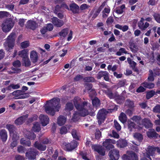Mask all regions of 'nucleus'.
<instances>
[{"label":"nucleus","instance_id":"obj_1","mask_svg":"<svg viewBox=\"0 0 160 160\" xmlns=\"http://www.w3.org/2000/svg\"><path fill=\"white\" fill-rule=\"evenodd\" d=\"M81 98L78 97H75L73 99V102L76 109L79 112L75 111L72 118V120L75 122H77L80 119V117H84L88 115L91 116H94L95 115V110L89 112L88 109V106L91 105L87 101L80 102Z\"/></svg>","mask_w":160,"mask_h":160},{"label":"nucleus","instance_id":"obj_2","mask_svg":"<svg viewBox=\"0 0 160 160\" xmlns=\"http://www.w3.org/2000/svg\"><path fill=\"white\" fill-rule=\"evenodd\" d=\"M60 99L58 98H54L47 102V105L45 107V111L48 114L53 116L56 112H58L61 108Z\"/></svg>","mask_w":160,"mask_h":160},{"label":"nucleus","instance_id":"obj_3","mask_svg":"<svg viewBox=\"0 0 160 160\" xmlns=\"http://www.w3.org/2000/svg\"><path fill=\"white\" fill-rule=\"evenodd\" d=\"M108 112V111L104 108H102L99 110L97 115V118L99 125H100L104 122Z\"/></svg>","mask_w":160,"mask_h":160},{"label":"nucleus","instance_id":"obj_4","mask_svg":"<svg viewBox=\"0 0 160 160\" xmlns=\"http://www.w3.org/2000/svg\"><path fill=\"white\" fill-rule=\"evenodd\" d=\"M16 38V34L15 32H12L8 37L7 42L9 50L13 48Z\"/></svg>","mask_w":160,"mask_h":160},{"label":"nucleus","instance_id":"obj_5","mask_svg":"<svg viewBox=\"0 0 160 160\" xmlns=\"http://www.w3.org/2000/svg\"><path fill=\"white\" fill-rule=\"evenodd\" d=\"M38 152L36 149L30 148L26 152L25 155L28 159L34 160L36 158V156L38 154Z\"/></svg>","mask_w":160,"mask_h":160},{"label":"nucleus","instance_id":"obj_6","mask_svg":"<svg viewBox=\"0 0 160 160\" xmlns=\"http://www.w3.org/2000/svg\"><path fill=\"white\" fill-rule=\"evenodd\" d=\"M64 145V149L67 151H72L77 147L78 143L77 141L73 140L70 143H63Z\"/></svg>","mask_w":160,"mask_h":160},{"label":"nucleus","instance_id":"obj_7","mask_svg":"<svg viewBox=\"0 0 160 160\" xmlns=\"http://www.w3.org/2000/svg\"><path fill=\"white\" fill-rule=\"evenodd\" d=\"M6 128L8 130L10 135L13 138H15L17 136V128L13 125L7 124L6 125Z\"/></svg>","mask_w":160,"mask_h":160},{"label":"nucleus","instance_id":"obj_8","mask_svg":"<svg viewBox=\"0 0 160 160\" xmlns=\"http://www.w3.org/2000/svg\"><path fill=\"white\" fill-rule=\"evenodd\" d=\"M13 25L14 23L12 21H7L2 24V30L4 32H8L11 30Z\"/></svg>","mask_w":160,"mask_h":160},{"label":"nucleus","instance_id":"obj_9","mask_svg":"<svg viewBox=\"0 0 160 160\" xmlns=\"http://www.w3.org/2000/svg\"><path fill=\"white\" fill-rule=\"evenodd\" d=\"M108 155L111 160H118L120 156L119 151L117 149L112 150L109 151Z\"/></svg>","mask_w":160,"mask_h":160},{"label":"nucleus","instance_id":"obj_10","mask_svg":"<svg viewBox=\"0 0 160 160\" xmlns=\"http://www.w3.org/2000/svg\"><path fill=\"white\" fill-rule=\"evenodd\" d=\"M109 74L107 71H99L97 75L96 78L98 79H100L103 77L104 79L106 81L109 80Z\"/></svg>","mask_w":160,"mask_h":160},{"label":"nucleus","instance_id":"obj_11","mask_svg":"<svg viewBox=\"0 0 160 160\" xmlns=\"http://www.w3.org/2000/svg\"><path fill=\"white\" fill-rule=\"evenodd\" d=\"M92 148L94 150V151L97 152L99 155L101 156H104L105 155V151L102 146L93 145L92 146Z\"/></svg>","mask_w":160,"mask_h":160},{"label":"nucleus","instance_id":"obj_12","mask_svg":"<svg viewBox=\"0 0 160 160\" xmlns=\"http://www.w3.org/2000/svg\"><path fill=\"white\" fill-rule=\"evenodd\" d=\"M144 21L145 19L142 18L138 23V26L142 31L145 30L149 26V24L147 22L144 23Z\"/></svg>","mask_w":160,"mask_h":160},{"label":"nucleus","instance_id":"obj_13","mask_svg":"<svg viewBox=\"0 0 160 160\" xmlns=\"http://www.w3.org/2000/svg\"><path fill=\"white\" fill-rule=\"evenodd\" d=\"M114 99L118 104H121L123 103L125 100V97L123 96V92L121 94H119L117 92L115 93V96Z\"/></svg>","mask_w":160,"mask_h":160},{"label":"nucleus","instance_id":"obj_14","mask_svg":"<svg viewBox=\"0 0 160 160\" xmlns=\"http://www.w3.org/2000/svg\"><path fill=\"white\" fill-rule=\"evenodd\" d=\"M40 121L43 126H46L49 122V118L47 115L41 114L39 116Z\"/></svg>","mask_w":160,"mask_h":160},{"label":"nucleus","instance_id":"obj_15","mask_svg":"<svg viewBox=\"0 0 160 160\" xmlns=\"http://www.w3.org/2000/svg\"><path fill=\"white\" fill-rule=\"evenodd\" d=\"M28 114H27L19 117L15 120V124L17 125H22L28 118Z\"/></svg>","mask_w":160,"mask_h":160},{"label":"nucleus","instance_id":"obj_16","mask_svg":"<svg viewBox=\"0 0 160 160\" xmlns=\"http://www.w3.org/2000/svg\"><path fill=\"white\" fill-rule=\"evenodd\" d=\"M139 125H142L146 128L148 129L152 128L153 125L150 120L145 118L142 120L141 123Z\"/></svg>","mask_w":160,"mask_h":160},{"label":"nucleus","instance_id":"obj_17","mask_svg":"<svg viewBox=\"0 0 160 160\" xmlns=\"http://www.w3.org/2000/svg\"><path fill=\"white\" fill-rule=\"evenodd\" d=\"M147 135L150 138H156L159 136L158 134L153 129H149V131L147 132Z\"/></svg>","mask_w":160,"mask_h":160},{"label":"nucleus","instance_id":"obj_18","mask_svg":"<svg viewBox=\"0 0 160 160\" xmlns=\"http://www.w3.org/2000/svg\"><path fill=\"white\" fill-rule=\"evenodd\" d=\"M52 22L55 26L57 27H60L64 24L62 20L59 19L56 17L52 18Z\"/></svg>","mask_w":160,"mask_h":160},{"label":"nucleus","instance_id":"obj_19","mask_svg":"<svg viewBox=\"0 0 160 160\" xmlns=\"http://www.w3.org/2000/svg\"><path fill=\"white\" fill-rule=\"evenodd\" d=\"M37 23L35 21L32 20H29L27 22V25L26 26V27L27 28L34 30L37 27Z\"/></svg>","mask_w":160,"mask_h":160},{"label":"nucleus","instance_id":"obj_20","mask_svg":"<svg viewBox=\"0 0 160 160\" xmlns=\"http://www.w3.org/2000/svg\"><path fill=\"white\" fill-rule=\"evenodd\" d=\"M70 10L73 13L79 12V8L78 6L75 3H71L69 5Z\"/></svg>","mask_w":160,"mask_h":160},{"label":"nucleus","instance_id":"obj_21","mask_svg":"<svg viewBox=\"0 0 160 160\" xmlns=\"http://www.w3.org/2000/svg\"><path fill=\"white\" fill-rule=\"evenodd\" d=\"M0 137L3 142H5L8 138L7 132L6 130L2 129L0 130Z\"/></svg>","mask_w":160,"mask_h":160},{"label":"nucleus","instance_id":"obj_22","mask_svg":"<svg viewBox=\"0 0 160 160\" xmlns=\"http://www.w3.org/2000/svg\"><path fill=\"white\" fill-rule=\"evenodd\" d=\"M30 58L32 62L33 63L37 62L38 59L37 52L35 51H32L30 52Z\"/></svg>","mask_w":160,"mask_h":160},{"label":"nucleus","instance_id":"obj_23","mask_svg":"<svg viewBox=\"0 0 160 160\" xmlns=\"http://www.w3.org/2000/svg\"><path fill=\"white\" fill-rule=\"evenodd\" d=\"M34 146L35 148L41 151H44L46 150L47 147L46 145L39 143L38 141L35 142Z\"/></svg>","mask_w":160,"mask_h":160},{"label":"nucleus","instance_id":"obj_24","mask_svg":"<svg viewBox=\"0 0 160 160\" xmlns=\"http://www.w3.org/2000/svg\"><path fill=\"white\" fill-rule=\"evenodd\" d=\"M102 145L103 147L107 150H110L114 148V146L112 144L110 143V142L108 139H105V141L103 142Z\"/></svg>","mask_w":160,"mask_h":160},{"label":"nucleus","instance_id":"obj_25","mask_svg":"<svg viewBox=\"0 0 160 160\" xmlns=\"http://www.w3.org/2000/svg\"><path fill=\"white\" fill-rule=\"evenodd\" d=\"M92 103L93 106L96 108V109L99 108L101 104L100 100L97 97L92 98Z\"/></svg>","mask_w":160,"mask_h":160},{"label":"nucleus","instance_id":"obj_26","mask_svg":"<svg viewBox=\"0 0 160 160\" xmlns=\"http://www.w3.org/2000/svg\"><path fill=\"white\" fill-rule=\"evenodd\" d=\"M128 144L127 142L125 140L120 139L117 142V145L118 147L123 148L126 147Z\"/></svg>","mask_w":160,"mask_h":160},{"label":"nucleus","instance_id":"obj_27","mask_svg":"<svg viewBox=\"0 0 160 160\" xmlns=\"http://www.w3.org/2000/svg\"><path fill=\"white\" fill-rule=\"evenodd\" d=\"M28 49H24L18 52V55L22 58V60L28 57Z\"/></svg>","mask_w":160,"mask_h":160},{"label":"nucleus","instance_id":"obj_28","mask_svg":"<svg viewBox=\"0 0 160 160\" xmlns=\"http://www.w3.org/2000/svg\"><path fill=\"white\" fill-rule=\"evenodd\" d=\"M66 121V118L63 115L60 116L58 118L57 120V123L60 126L64 125Z\"/></svg>","mask_w":160,"mask_h":160},{"label":"nucleus","instance_id":"obj_29","mask_svg":"<svg viewBox=\"0 0 160 160\" xmlns=\"http://www.w3.org/2000/svg\"><path fill=\"white\" fill-rule=\"evenodd\" d=\"M141 85H142L144 88L148 89H152L155 87V84L153 83L147 82H143L141 83Z\"/></svg>","mask_w":160,"mask_h":160},{"label":"nucleus","instance_id":"obj_30","mask_svg":"<svg viewBox=\"0 0 160 160\" xmlns=\"http://www.w3.org/2000/svg\"><path fill=\"white\" fill-rule=\"evenodd\" d=\"M105 93L110 99H114L115 96V93L113 94L112 90L110 88L108 89L105 91Z\"/></svg>","mask_w":160,"mask_h":160},{"label":"nucleus","instance_id":"obj_31","mask_svg":"<svg viewBox=\"0 0 160 160\" xmlns=\"http://www.w3.org/2000/svg\"><path fill=\"white\" fill-rule=\"evenodd\" d=\"M20 143L21 144L25 146L29 147L31 144L30 140L22 138L20 140Z\"/></svg>","mask_w":160,"mask_h":160},{"label":"nucleus","instance_id":"obj_32","mask_svg":"<svg viewBox=\"0 0 160 160\" xmlns=\"http://www.w3.org/2000/svg\"><path fill=\"white\" fill-rule=\"evenodd\" d=\"M69 29L68 28H65L62 30L61 31L59 32V35L61 37H65L69 32Z\"/></svg>","mask_w":160,"mask_h":160},{"label":"nucleus","instance_id":"obj_33","mask_svg":"<svg viewBox=\"0 0 160 160\" xmlns=\"http://www.w3.org/2000/svg\"><path fill=\"white\" fill-rule=\"evenodd\" d=\"M105 5V4L103 3L98 8V9L95 11V13L93 15L92 18H96L98 15H99L100 12L101 11L102 9L103 8L104 6Z\"/></svg>","mask_w":160,"mask_h":160},{"label":"nucleus","instance_id":"obj_34","mask_svg":"<svg viewBox=\"0 0 160 160\" xmlns=\"http://www.w3.org/2000/svg\"><path fill=\"white\" fill-rule=\"evenodd\" d=\"M119 119L122 123L126 122L127 120V117L125 114L122 112L119 116Z\"/></svg>","mask_w":160,"mask_h":160},{"label":"nucleus","instance_id":"obj_35","mask_svg":"<svg viewBox=\"0 0 160 160\" xmlns=\"http://www.w3.org/2000/svg\"><path fill=\"white\" fill-rule=\"evenodd\" d=\"M73 108V105L72 103L68 102L65 105L64 110L66 112L70 111L72 110Z\"/></svg>","mask_w":160,"mask_h":160},{"label":"nucleus","instance_id":"obj_36","mask_svg":"<svg viewBox=\"0 0 160 160\" xmlns=\"http://www.w3.org/2000/svg\"><path fill=\"white\" fill-rule=\"evenodd\" d=\"M133 137L135 139L140 142L142 141L143 137L142 134L140 133L136 132L134 134Z\"/></svg>","mask_w":160,"mask_h":160},{"label":"nucleus","instance_id":"obj_37","mask_svg":"<svg viewBox=\"0 0 160 160\" xmlns=\"http://www.w3.org/2000/svg\"><path fill=\"white\" fill-rule=\"evenodd\" d=\"M110 8L109 7L105 8L102 12V17L103 18H107L108 14L110 13Z\"/></svg>","mask_w":160,"mask_h":160},{"label":"nucleus","instance_id":"obj_38","mask_svg":"<svg viewBox=\"0 0 160 160\" xmlns=\"http://www.w3.org/2000/svg\"><path fill=\"white\" fill-rule=\"evenodd\" d=\"M127 123L128 128L130 132L132 131L133 129L135 128L136 124L134 122L128 120Z\"/></svg>","mask_w":160,"mask_h":160},{"label":"nucleus","instance_id":"obj_39","mask_svg":"<svg viewBox=\"0 0 160 160\" xmlns=\"http://www.w3.org/2000/svg\"><path fill=\"white\" fill-rule=\"evenodd\" d=\"M32 129L34 132H38L40 131L41 130V127L38 122H36L34 123Z\"/></svg>","mask_w":160,"mask_h":160},{"label":"nucleus","instance_id":"obj_40","mask_svg":"<svg viewBox=\"0 0 160 160\" xmlns=\"http://www.w3.org/2000/svg\"><path fill=\"white\" fill-rule=\"evenodd\" d=\"M155 95H156V92L154 90H151L148 91L146 93V99L148 100L149 99Z\"/></svg>","mask_w":160,"mask_h":160},{"label":"nucleus","instance_id":"obj_41","mask_svg":"<svg viewBox=\"0 0 160 160\" xmlns=\"http://www.w3.org/2000/svg\"><path fill=\"white\" fill-rule=\"evenodd\" d=\"M131 119L133 121L136 122L138 124H141L140 121L142 120V118L140 116H134L131 118Z\"/></svg>","mask_w":160,"mask_h":160},{"label":"nucleus","instance_id":"obj_42","mask_svg":"<svg viewBox=\"0 0 160 160\" xmlns=\"http://www.w3.org/2000/svg\"><path fill=\"white\" fill-rule=\"evenodd\" d=\"M126 104L128 107L130 108H133L134 107L133 102L129 99H127L126 102Z\"/></svg>","mask_w":160,"mask_h":160},{"label":"nucleus","instance_id":"obj_43","mask_svg":"<svg viewBox=\"0 0 160 160\" xmlns=\"http://www.w3.org/2000/svg\"><path fill=\"white\" fill-rule=\"evenodd\" d=\"M83 80L84 82H95L94 78L92 77H85L83 78Z\"/></svg>","mask_w":160,"mask_h":160},{"label":"nucleus","instance_id":"obj_44","mask_svg":"<svg viewBox=\"0 0 160 160\" xmlns=\"http://www.w3.org/2000/svg\"><path fill=\"white\" fill-rule=\"evenodd\" d=\"M126 82V79H123L119 81L117 84V88L124 86Z\"/></svg>","mask_w":160,"mask_h":160},{"label":"nucleus","instance_id":"obj_45","mask_svg":"<svg viewBox=\"0 0 160 160\" xmlns=\"http://www.w3.org/2000/svg\"><path fill=\"white\" fill-rule=\"evenodd\" d=\"M62 7H64L65 8L68 9L69 10V8H68L67 5L66 4L64 3L62 4L60 6L58 5H56L55 8V11L57 12L59 11L61 8Z\"/></svg>","mask_w":160,"mask_h":160},{"label":"nucleus","instance_id":"obj_46","mask_svg":"<svg viewBox=\"0 0 160 160\" xmlns=\"http://www.w3.org/2000/svg\"><path fill=\"white\" fill-rule=\"evenodd\" d=\"M127 54V51H126L125 48H122L119 49V51L117 52L116 54L118 56H121L122 53Z\"/></svg>","mask_w":160,"mask_h":160},{"label":"nucleus","instance_id":"obj_47","mask_svg":"<svg viewBox=\"0 0 160 160\" xmlns=\"http://www.w3.org/2000/svg\"><path fill=\"white\" fill-rule=\"evenodd\" d=\"M153 16L155 20L158 23H160V14L158 12H154Z\"/></svg>","mask_w":160,"mask_h":160},{"label":"nucleus","instance_id":"obj_48","mask_svg":"<svg viewBox=\"0 0 160 160\" xmlns=\"http://www.w3.org/2000/svg\"><path fill=\"white\" fill-rule=\"evenodd\" d=\"M103 129L102 128L100 130L98 128L96 129V132L95 133V138L97 139H99L101 136V132L100 130L102 131Z\"/></svg>","mask_w":160,"mask_h":160},{"label":"nucleus","instance_id":"obj_49","mask_svg":"<svg viewBox=\"0 0 160 160\" xmlns=\"http://www.w3.org/2000/svg\"><path fill=\"white\" fill-rule=\"evenodd\" d=\"M23 62L24 66L26 67H29L31 66V62L28 57L22 60Z\"/></svg>","mask_w":160,"mask_h":160},{"label":"nucleus","instance_id":"obj_50","mask_svg":"<svg viewBox=\"0 0 160 160\" xmlns=\"http://www.w3.org/2000/svg\"><path fill=\"white\" fill-rule=\"evenodd\" d=\"M156 151V147L153 148L151 147L149 148L148 150L147 151L148 153H149L151 156H152L154 153L155 151Z\"/></svg>","mask_w":160,"mask_h":160},{"label":"nucleus","instance_id":"obj_51","mask_svg":"<svg viewBox=\"0 0 160 160\" xmlns=\"http://www.w3.org/2000/svg\"><path fill=\"white\" fill-rule=\"evenodd\" d=\"M29 46V42L28 41H24L21 43V48L23 49L27 48Z\"/></svg>","mask_w":160,"mask_h":160},{"label":"nucleus","instance_id":"obj_52","mask_svg":"<svg viewBox=\"0 0 160 160\" xmlns=\"http://www.w3.org/2000/svg\"><path fill=\"white\" fill-rule=\"evenodd\" d=\"M150 74L148 78V81L149 82H152L154 81V78L153 76V72L151 70H149Z\"/></svg>","mask_w":160,"mask_h":160},{"label":"nucleus","instance_id":"obj_53","mask_svg":"<svg viewBox=\"0 0 160 160\" xmlns=\"http://www.w3.org/2000/svg\"><path fill=\"white\" fill-rule=\"evenodd\" d=\"M12 65L14 67L19 68L21 66V63L19 60H17L14 61L12 63Z\"/></svg>","mask_w":160,"mask_h":160},{"label":"nucleus","instance_id":"obj_54","mask_svg":"<svg viewBox=\"0 0 160 160\" xmlns=\"http://www.w3.org/2000/svg\"><path fill=\"white\" fill-rule=\"evenodd\" d=\"M71 134L74 138L77 140H79V138L77 135V131L76 130L73 129L72 131Z\"/></svg>","mask_w":160,"mask_h":160},{"label":"nucleus","instance_id":"obj_55","mask_svg":"<svg viewBox=\"0 0 160 160\" xmlns=\"http://www.w3.org/2000/svg\"><path fill=\"white\" fill-rule=\"evenodd\" d=\"M109 136L111 137L118 139L119 138V135L114 130H112V134H110Z\"/></svg>","mask_w":160,"mask_h":160},{"label":"nucleus","instance_id":"obj_56","mask_svg":"<svg viewBox=\"0 0 160 160\" xmlns=\"http://www.w3.org/2000/svg\"><path fill=\"white\" fill-rule=\"evenodd\" d=\"M153 111L155 113H160V104H157L153 108Z\"/></svg>","mask_w":160,"mask_h":160},{"label":"nucleus","instance_id":"obj_57","mask_svg":"<svg viewBox=\"0 0 160 160\" xmlns=\"http://www.w3.org/2000/svg\"><path fill=\"white\" fill-rule=\"evenodd\" d=\"M114 126L115 128L118 131H119L121 130V127L118 122L115 120L114 121Z\"/></svg>","mask_w":160,"mask_h":160},{"label":"nucleus","instance_id":"obj_58","mask_svg":"<svg viewBox=\"0 0 160 160\" xmlns=\"http://www.w3.org/2000/svg\"><path fill=\"white\" fill-rule=\"evenodd\" d=\"M28 137L29 140H34L36 138V135L33 132H29Z\"/></svg>","mask_w":160,"mask_h":160},{"label":"nucleus","instance_id":"obj_59","mask_svg":"<svg viewBox=\"0 0 160 160\" xmlns=\"http://www.w3.org/2000/svg\"><path fill=\"white\" fill-rule=\"evenodd\" d=\"M38 117L37 115L34 114L33 115L32 117L29 118L28 119V122H31L34 121L38 119Z\"/></svg>","mask_w":160,"mask_h":160},{"label":"nucleus","instance_id":"obj_60","mask_svg":"<svg viewBox=\"0 0 160 160\" xmlns=\"http://www.w3.org/2000/svg\"><path fill=\"white\" fill-rule=\"evenodd\" d=\"M22 93H23V91L20 90H17L14 91L11 94L13 96L18 95L20 96L21 94H22Z\"/></svg>","mask_w":160,"mask_h":160},{"label":"nucleus","instance_id":"obj_61","mask_svg":"<svg viewBox=\"0 0 160 160\" xmlns=\"http://www.w3.org/2000/svg\"><path fill=\"white\" fill-rule=\"evenodd\" d=\"M130 160H138V157L135 153L130 154Z\"/></svg>","mask_w":160,"mask_h":160},{"label":"nucleus","instance_id":"obj_62","mask_svg":"<svg viewBox=\"0 0 160 160\" xmlns=\"http://www.w3.org/2000/svg\"><path fill=\"white\" fill-rule=\"evenodd\" d=\"M147 3L149 6H154L157 3V1L156 0H149Z\"/></svg>","mask_w":160,"mask_h":160},{"label":"nucleus","instance_id":"obj_63","mask_svg":"<svg viewBox=\"0 0 160 160\" xmlns=\"http://www.w3.org/2000/svg\"><path fill=\"white\" fill-rule=\"evenodd\" d=\"M41 142L44 145L51 143L50 140L46 138H43L41 140Z\"/></svg>","mask_w":160,"mask_h":160},{"label":"nucleus","instance_id":"obj_64","mask_svg":"<svg viewBox=\"0 0 160 160\" xmlns=\"http://www.w3.org/2000/svg\"><path fill=\"white\" fill-rule=\"evenodd\" d=\"M85 86L86 89L88 91L92 89L93 85L91 83H86L85 84Z\"/></svg>","mask_w":160,"mask_h":160}]
</instances>
